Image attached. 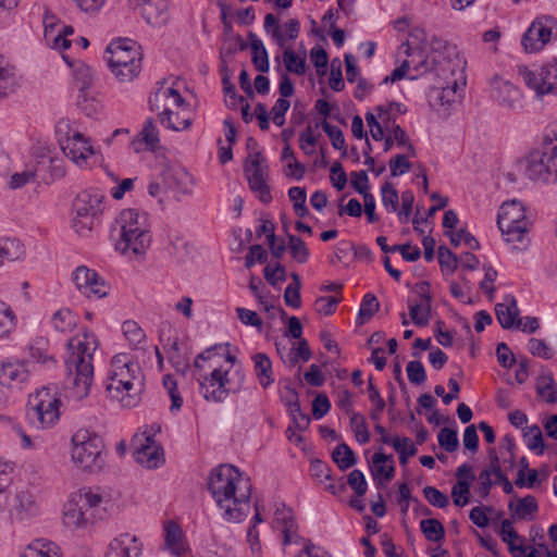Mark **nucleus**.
Returning a JSON list of instances; mask_svg holds the SVG:
<instances>
[{
  "label": "nucleus",
  "mask_w": 557,
  "mask_h": 557,
  "mask_svg": "<svg viewBox=\"0 0 557 557\" xmlns=\"http://www.w3.org/2000/svg\"><path fill=\"white\" fill-rule=\"evenodd\" d=\"M289 200L293 202L295 213L299 218H305L309 214L306 207L307 191L304 187L294 186L288 189Z\"/></svg>",
  "instance_id": "obj_40"
},
{
  "label": "nucleus",
  "mask_w": 557,
  "mask_h": 557,
  "mask_svg": "<svg viewBox=\"0 0 557 557\" xmlns=\"http://www.w3.org/2000/svg\"><path fill=\"white\" fill-rule=\"evenodd\" d=\"M21 557H60L55 545L45 540H35L21 554Z\"/></svg>",
  "instance_id": "obj_34"
},
{
  "label": "nucleus",
  "mask_w": 557,
  "mask_h": 557,
  "mask_svg": "<svg viewBox=\"0 0 557 557\" xmlns=\"http://www.w3.org/2000/svg\"><path fill=\"white\" fill-rule=\"evenodd\" d=\"M73 76L78 86L77 106L90 116L97 112L96 106L92 103L94 98L90 97L89 89L94 82L92 69L84 62H76L73 69Z\"/></svg>",
  "instance_id": "obj_15"
},
{
  "label": "nucleus",
  "mask_w": 557,
  "mask_h": 557,
  "mask_svg": "<svg viewBox=\"0 0 557 557\" xmlns=\"http://www.w3.org/2000/svg\"><path fill=\"white\" fill-rule=\"evenodd\" d=\"M76 288L86 297L103 298L109 295L111 286L99 274L85 265L73 272Z\"/></svg>",
  "instance_id": "obj_14"
},
{
  "label": "nucleus",
  "mask_w": 557,
  "mask_h": 557,
  "mask_svg": "<svg viewBox=\"0 0 557 557\" xmlns=\"http://www.w3.org/2000/svg\"><path fill=\"white\" fill-rule=\"evenodd\" d=\"M165 463V453L162 445L141 446V467L154 470Z\"/></svg>",
  "instance_id": "obj_32"
},
{
  "label": "nucleus",
  "mask_w": 557,
  "mask_h": 557,
  "mask_svg": "<svg viewBox=\"0 0 557 557\" xmlns=\"http://www.w3.org/2000/svg\"><path fill=\"white\" fill-rule=\"evenodd\" d=\"M536 393L547 403L555 404L557 401V385L550 373L539 376L536 382Z\"/></svg>",
  "instance_id": "obj_37"
},
{
  "label": "nucleus",
  "mask_w": 557,
  "mask_h": 557,
  "mask_svg": "<svg viewBox=\"0 0 557 557\" xmlns=\"http://www.w3.org/2000/svg\"><path fill=\"white\" fill-rule=\"evenodd\" d=\"M347 483L358 497H362L367 493L368 484L360 470H352L347 476Z\"/></svg>",
  "instance_id": "obj_62"
},
{
  "label": "nucleus",
  "mask_w": 557,
  "mask_h": 557,
  "mask_svg": "<svg viewBox=\"0 0 557 557\" xmlns=\"http://www.w3.org/2000/svg\"><path fill=\"white\" fill-rule=\"evenodd\" d=\"M29 362L25 359L8 358L0 361V385L12 391H22L30 382Z\"/></svg>",
  "instance_id": "obj_13"
},
{
  "label": "nucleus",
  "mask_w": 557,
  "mask_h": 557,
  "mask_svg": "<svg viewBox=\"0 0 557 557\" xmlns=\"http://www.w3.org/2000/svg\"><path fill=\"white\" fill-rule=\"evenodd\" d=\"M410 39L406 42V54L408 57H418V64L414 65V70L417 72L420 71L421 67H424L425 60L424 57V47H425V34L422 29L416 28L410 33Z\"/></svg>",
  "instance_id": "obj_28"
},
{
  "label": "nucleus",
  "mask_w": 557,
  "mask_h": 557,
  "mask_svg": "<svg viewBox=\"0 0 557 557\" xmlns=\"http://www.w3.org/2000/svg\"><path fill=\"white\" fill-rule=\"evenodd\" d=\"M62 150L77 165L85 164L86 160L95 153L89 140L79 132L66 138L62 145Z\"/></svg>",
  "instance_id": "obj_19"
},
{
  "label": "nucleus",
  "mask_w": 557,
  "mask_h": 557,
  "mask_svg": "<svg viewBox=\"0 0 557 557\" xmlns=\"http://www.w3.org/2000/svg\"><path fill=\"white\" fill-rule=\"evenodd\" d=\"M288 248L290 250L292 257L298 263H306L309 259V249L306 243L296 235H288Z\"/></svg>",
  "instance_id": "obj_47"
},
{
  "label": "nucleus",
  "mask_w": 557,
  "mask_h": 557,
  "mask_svg": "<svg viewBox=\"0 0 557 557\" xmlns=\"http://www.w3.org/2000/svg\"><path fill=\"white\" fill-rule=\"evenodd\" d=\"M106 557H139L137 536L121 534L110 543Z\"/></svg>",
  "instance_id": "obj_22"
},
{
  "label": "nucleus",
  "mask_w": 557,
  "mask_h": 557,
  "mask_svg": "<svg viewBox=\"0 0 557 557\" xmlns=\"http://www.w3.org/2000/svg\"><path fill=\"white\" fill-rule=\"evenodd\" d=\"M209 387L211 386L207 382H200V394L207 401L222 403L230 393L228 388H223V382L215 385L212 391H209Z\"/></svg>",
  "instance_id": "obj_50"
},
{
  "label": "nucleus",
  "mask_w": 557,
  "mask_h": 557,
  "mask_svg": "<svg viewBox=\"0 0 557 557\" xmlns=\"http://www.w3.org/2000/svg\"><path fill=\"white\" fill-rule=\"evenodd\" d=\"M141 16L148 25L156 28L164 26L169 21L166 5L163 1L152 3L149 0H141Z\"/></svg>",
  "instance_id": "obj_24"
},
{
  "label": "nucleus",
  "mask_w": 557,
  "mask_h": 557,
  "mask_svg": "<svg viewBox=\"0 0 557 557\" xmlns=\"http://www.w3.org/2000/svg\"><path fill=\"white\" fill-rule=\"evenodd\" d=\"M110 499L100 488L83 487L64 505L63 523L71 529H86L89 524L102 520Z\"/></svg>",
  "instance_id": "obj_3"
},
{
  "label": "nucleus",
  "mask_w": 557,
  "mask_h": 557,
  "mask_svg": "<svg viewBox=\"0 0 557 557\" xmlns=\"http://www.w3.org/2000/svg\"><path fill=\"white\" fill-rule=\"evenodd\" d=\"M368 393L370 401L374 404V407L370 411V418L373 421L379 422L386 404L385 400L381 397L377 388L374 386L372 377L368 380Z\"/></svg>",
  "instance_id": "obj_44"
},
{
  "label": "nucleus",
  "mask_w": 557,
  "mask_h": 557,
  "mask_svg": "<svg viewBox=\"0 0 557 557\" xmlns=\"http://www.w3.org/2000/svg\"><path fill=\"white\" fill-rule=\"evenodd\" d=\"M446 235L449 236L450 238V243L454 247H457L460 245V242L463 240L465 244L470 248V249H479L480 247V244L479 242L476 240V238L471 235L468 231L461 228L459 232L457 233H454V232H446Z\"/></svg>",
  "instance_id": "obj_61"
},
{
  "label": "nucleus",
  "mask_w": 557,
  "mask_h": 557,
  "mask_svg": "<svg viewBox=\"0 0 557 557\" xmlns=\"http://www.w3.org/2000/svg\"><path fill=\"white\" fill-rule=\"evenodd\" d=\"M350 426L355 434L356 441L363 445L370 441V432L364 416L352 412L350 417Z\"/></svg>",
  "instance_id": "obj_43"
},
{
  "label": "nucleus",
  "mask_w": 557,
  "mask_h": 557,
  "mask_svg": "<svg viewBox=\"0 0 557 557\" xmlns=\"http://www.w3.org/2000/svg\"><path fill=\"white\" fill-rule=\"evenodd\" d=\"M137 42L129 38L113 39L104 50L107 64L119 62L139 61Z\"/></svg>",
  "instance_id": "obj_16"
},
{
  "label": "nucleus",
  "mask_w": 557,
  "mask_h": 557,
  "mask_svg": "<svg viewBox=\"0 0 557 557\" xmlns=\"http://www.w3.org/2000/svg\"><path fill=\"white\" fill-rule=\"evenodd\" d=\"M15 315L11 308L0 301V338L8 337L14 327Z\"/></svg>",
  "instance_id": "obj_52"
},
{
  "label": "nucleus",
  "mask_w": 557,
  "mask_h": 557,
  "mask_svg": "<svg viewBox=\"0 0 557 557\" xmlns=\"http://www.w3.org/2000/svg\"><path fill=\"white\" fill-rule=\"evenodd\" d=\"M67 347L66 389L69 397L82 400L88 396L94 380L92 354L98 348V341L92 333L84 331L82 335L71 338Z\"/></svg>",
  "instance_id": "obj_2"
},
{
  "label": "nucleus",
  "mask_w": 557,
  "mask_h": 557,
  "mask_svg": "<svg viewBox=\"0 0 557 557\" xmlns=\"http://www.w3.org/2000/svg\"><path fill=\"white\" fill-rule=\"evenodd\" d=\"M11 515L23 521L39 515L40 506L36 496L28 490L17 491L11 504Z\"/></svg>",
  "instance_id": "obj_18"
},
{
  "label": "nucleus",
  "mask_w": 557,
  "mask_h": 557,
  "mask_svg": "<svg viewBox=\"0 0 557 557\" xmlns=\"http://www.w3.org/2000/svg\"><path fill=\"white\" fill-rule=\"evenodd\" d=\"M141 144L145 145V150L152 152L158 162L168 161V148L160 143L159 131L152 119H148L141 128Z\"/></svg>",
  "instance_id": "obj_21"
},
{
  "label": "nucleus",
  "mask_w": 557,
  "mask_h": 557,
  "mask_svg": "<svg viewBox=\"0 0 557 557\" xmlns=\"http://www.w3.org/2000/svg\"><path fill=\"white\" fill-rule=\"evenodd\" d=\"M72 460L88 472H99L106 465L102 438L85 430L77 431L72 437Z\"/></svg>",
  "instance_id": "obj_7"
},
{
  "label": "nucleus",
  "mask_w": 557,
  "mask_h": 557,
  "mask_svg": "<svg viewBox=\"0 0 557 557\" xmlns=\"http://www.w3.org/2000/svg\"><path fill=\"white\" fill-rule=\"evenodd\" d=\"M164 532V543L166 548L177 557L183 556L186 552V547L183 542V531L181 527L173 521H169L165 524Z\"/></svg>",
  "instance_id": "obj_27"
},
{
  "label": "nucleus",
  "mask_w": 557,
  "mask_h": 557,
  "mask_svg": "<svg viewBox=\"0 0 557 557\" xmlns=\"http://www.w3.org/2000/svg\"><path fill=\"white\" fill-rule=\"evenodd\" d=\"M420 529L425 539L430 542L438 543L445 537L443 524L434 518L424 519L420 522Z\"/></svg>",
  "instance_id": "obj_38"
},
{
  "label": "nucleus",
  "mask_w": 557,
  "mask_h": 557,
  "mask_svg": "<svg viewBox=\"0 0 557 557\" xmlns=\"http://www.w3.org/2000/svg\"><path fill=\"white\" fill-rule=\"evenodd\" d=\"M161 170L159 177L163 186L170 189H176L186 193L190 176L187 171L180 166H169L166 161H159Z\"/></svg>",
  "instance_id": "obj_20"
},
{
  "label": "nucleus",
  "mask_w": 557,
  "mask_h": 557,
  "mask_svg": "<svg viewBox=\"0 0 557 557\" xmlns=\"http://www.w3.org/2000/svg\"><path fill=\"white\" fill-rule=\"evenodd\" d=\"M52 324L59 332L72 331L76 325V319L73 312L69 309L58 310L52 317Z\"/></svg>",
  "instance_id": "obj_45"
},
{
  "label": "nucleus",
  "mask_w": 557,
  "mask_h": 557,
  "mask_svg": "<svg viewBox=\"0 0 557 557\" xmlns=\"http://www.w3.org/2000/svg\"><path fill=\"white\" fill-rule=\"evenodd\" d=\"M508 509L512 513V517L530 521L534 519V516L539 510V504L533 495H527L519 498L517 504L510 502Z\"/></svg>",
  "instance_id": "obj_26"
},
{
  "label": "nucleus",
  "mask_w": 557,
  "mask_h": 557,
  "mask_svg": "<svg viewBox=\"0 0 557 557\" xmlns=\"http://www.w3.org/2000/svg\"><path fill=\"white\" fill-rule=\"evenodd\" d=\"M249 46L251 49V62L256 70L260 73H267L269 71V58L267 49L263 42L252 32L248 35Z\"/></svg>",
  "instance_id": "obj_30"
},
{
  "label": "nucleus",
  "mask_w": 557,
  "mask_h": 557,
  "mask_svg": "<svg viewBox=\"0 0 557 557\" xmlns=\"http://www.w3.org/2000/svg\"><path fill=\"white\" fill-rule=\"evenodd\" d=\"M332 459L342 471L347 470L357 463L355 453L346 443H341L334 448Z\"/></svg>",
  "instance_id": "obj_36"
},
{
  "label": "nucleus",
  "mask_w": 557,
  "mask_h": 557,
  "mask_svg": "<svg viewBox=\"0 0 557 557\" xmlns=\"http://www.w3.org/2000/svg\"><path fill=\"white\" fill-rule=\"evenodd\" d=\"M496 318L504 329L520 327L522 319H519V309L517 301L512 296L506 298L505 302L497 304L495 307Z\"/></svg>",
  "instance_id": "obj_23"
},
{
  "label": "nucleus",
  "mask_w": 557,
  "mask_h": 557,
  "mask_svg": "<svg viewBox=\"0 0 557 557\" xmlns=\"http://www.w3.org/2000/svg\"><path fill=\"white\" fill-rule=\"evenodd\" d=\"M61 400L49 387H41L28 396L26 418L36 429H48L60 418Z\"/></svg>",
  "instance_id": "obj_8"
},
{
  "label": "nucleus",
  "mask_w": 557,
  "mask_h": 557,
  "mask_svg": "<svg viewBox=\"0 0 557 557\" xmlns=\"http://www.w3.org/2000/svg\"><path fill=\"white\" fill-rule=\"evenodd\" d=\"M112 367L113 371L107 384L109 396L122 407H136L139 398L137 394H129V391L133 389L132 380L136 377L139 364L128 359L125 354H119L113 358Z\"/></svg>",
  "instance_id": "obj_4"
},
{
  "label": "nucleus",
  "mask_w": 557,
  "mask_h": 557,
  "mask_svg": "<svg viewBox=\"0 0 557 557\" xmlns=\"http://www.w3.org/2000/svg\"><path fill=\"white\" fill-rule=\"evenodd\" d=\"M423 494L426 500L434 507L445 508L449 503L448 497L436 487L425 486Z\"/></svg>",
  "instance_id": "obj_63"
},
{
  "label": "nucleus",
  "mask_w": 557,
  "mask_h": 557,
  "mask_svg": "<svg viewBox=\"0 0 557 557\" xmlns=\"http://www.w3.org/2000/svg\"><path fill=\"white\" fill-rule=\"evenodd\" d=\"M108 66L121 83L133 82L139 74V61L111 63Z\"/></svg>",
  "instance_id": "obj_33"
},
{
  "label": "nucleus",
  "mask_w": 557,
  "mask_h": 557,
  "mask_svg": "<svg viewBox=\"0 0 557 557\" xmlns=\"http://www.w3.org/2000/svg\"><path fill=\"white\" fill-rule=\"evenodd\" d=\"M394 449L399 455V462L401 466H406L408 459L417 454V448L412 444L409 437H399L396 436L393 438Z\"/></svg>",
  "instance_id": "obj_42"
},
{
  "label": "nucleus",
  "mask_w": 557,
  "mask_h": 557,
  "mask_svg": "<svg viewBox=\"0 0 557 557\" xmlns=\"http://www.w3.org/2000/svg\"><path fill=\"white\" fill-rule=\"evenodd\" d=\"M519 75L522 76L525 85L533 89L536 95L542 96L548 94L545 87V78L542 75V67L539 71H530L527 66L518 67Z\"/></svg>",
  "instance_id": "obj_35"
},
{
  "label": "nucleus",
  "mask_w": 557,
  "mask_h": 557,
  "mask_svg": "<svg viewBox=\"0 0 557 557\" xmlns=\"http://www.w3.org/2000/svg\"><path fill=\"white\" fill-rule=\"evenodd\" d=\"M255 374L263 388L269 387L273 382L272 362L267 354L258 352L253 357Z\"/></svg>",
  "instance_id": "obj_31"
},
{
  "label": "nucleus",
  "mask_w": 557,
  "mask_h": 557,
  "mask_svg": "<svg viewBox=\"0 0 557 557\" xmlns=\"http://www.w3.org/2000/svg\"><path fill=\"white\" fill-rule=\"evenodd\" d=\"M104 196L95 189L81 191L73 201L76 218L94 219L102 211Z\"/></svg>",
  "instance_id": "obj_17"
},
{
  "label": "nucleus",
  "mask_w": 557,
  "mask_h": 557,
  "mask_svg": "<svg viewBox=\"0 0 557 557\" xmlns=\"http://www.w3.org/2000/svg\"><path fill=\"white\" fill-rule=\"evenodd\" d=\"M437 259L438 263L442 268V271L445 269L450 273H454L458 268L459 259L458 257L446 246L442 245L437 249Z\"/></svg>",
  "instance_id": "obj_53"
},
{
  "label": "nucleus",
  "mask_w": 557,
  "mask_h": 557,
  "mask_svg": "<svg viewBox=\"0 0 557 557\" xmlns=\"http://www.w3.org/2000/svg\"><path fill=\"white\" fill-rule=\"evenodd\" d=\"M409 314L412 322L418 326H425L430 322L431 305L414 304L409 307Z\"/></svg>",
  "instance_id": "obj_51"
},
{
  "label": "nucleus",
  "mask_w": 557,
  "mask_h": 557,
  "mask_svg": "<svg viewBox=\"0 0 557 557\" xmlns=\"http://www.w3.org/2000/svg\"><path fill=\"white\" fill-rule=\"evenodd\" d=\"M500 536L502 540L508 544V549L513 556L516 550H519L521 554L525 553L527 548L524 546H516L513 543L516 540H520V536L513 529L512 522L509 519L502 521Z\"/></svg>",
  "instance_id": "obj_39"
},
{
  "label": "nucleus",
  "mask_w": 557,
  "mask_h": 557,
  "mask_svg": "<svg viewBox=\"0 0 557 557\" xmlns=\"http://www.w3.org/2000/svg\"><path fill=\"white\" fill-rule=\"evenodd\" d=\"M245 174L250 189L263 203L272 201L270 186L268 185L269 169L260 151L249 154L245 162Z\"/></svg>",
  "instance_id": "obj_11"
},
{
  "label": "nucleus",
  "mask_w": 557,
  "mask_h": 557,
  "mask_svg": "<svg viewBox=\"0 0 557 557\" xmlns=\"http://www.w3.org/2000/svg\"><path fill=\"white\" fill-rule=\"evenodd\" d=\"M528 178L544 183L557 181V145L545 135L540 147L530 151L522 161Z\"/></svg>",
  "instance_id": "obj_6"
},
{
  "label": "nucleus",
  "mask_w": 557,
  "mask_h": 557,
  "mask_svg": "<svg viewBox=\"0 0 557 557\" xmlns=\"http://www.w3.org/2000/svg\"><path fill=\"white\" fill-rule=\"evenodd\" d=\"M492 88L495 94V98L502 104L513 108L520 102V91L510 82L503 78H494Z\"/></svg>",
  "instance_id": "obj_25"
},
{
  "label": "nucleus",
  "mask_w": 557,
  "mask_h": 557,
  "mask_svg": "<svg viewBox=\"0 0 557 557\" xmlns=\"http://www.w3.org/2000/svg\"><path fill=\"white\" fill-rule=\"evenodd\" d=\"M163 385L168 389V394L171 399V411L180 410L183 405V398L177 388V382L171 374H166L163 377Z\"/></svg>",
  "instance_id": "obj_57"
},
{
  "label": "nucleus",
  "mask_w": 557,
  "mask_h": 557,
  "mask_svg": "<svg viewBox=\"0 0 557 557\" xmlns=\"http://www.w3.org/2000/svg\"><path fill=\"white\" fill-rule=\"evenodd\" d=\"M208 490L228 522H242L249 515L251 485L231 465H221L210 472Z\"/></svg>",
  "instance_id": "obj_1"
},
{
  "label": "nucleus",
  "mask_w": 557,
  "mask_h": 557,
  "mask_svg": "<svg viewBox=\"0 0 557 557\" xmlns=\"http://www.w3.org/2000/svg\"><path fill=\"white\" fill-rule=\"evenodd\" d=\"M115 224L119 236L114 244L115 250L123 257L135 260L139 256V211L135 208L123 209Z\"/></svg>",
  "instance_id": "obj_9"
},
{
  "label": "nucleus",
  "mask_w": 557,
  "mask_h": 557,
  "mask_svg": "<svg viewBox=\"0 0 557 557\" xmlns=\"http://www.w3.org/2000/svg\"><path fill=\"white\" fill-rule=\"evenodd\" d=\"M283 62L287 72L297 75H304L306 72V60L298 58L292 47H286L283 51Z\"/></svg>",
  "instance_id": "obj_41"
},
{
  "label": "nucleus",
  "mask_w": 557,
  "mask_h": 557,
  "mask_svg": "<svg viewBox=\"0 0 557 557\" xmlns=\"http://www.w3.org/2000/svg\"><path fill=\"white\" fill-rule=\"evenodd\" d=\"M408 380L410 383L420 385L425 382L426 373L421 361H409L406 368Z\"/></svg>",
  "instance_id": "obj_60"
},
{
  "label": "nucleus",
  "mask_w": 557,
  "mask_h": 557,
  "mask_svg": "<svg viewBox=\"0 0 557 557\" xmlns=\"http://www.w3.org/2000/svg\"><path fill=\"white\" fill-rule=\"evenodd\" d=\"M471 483L459 480L451 488V497L454 504L458 507H463L469 503Z\"/></svg>",
  "instance_id": "obj_58"
},
{
  "label": "nucleus",
  "mask_w": 557,
  "mask_h": 557,
  "mask_svg": "<svg viewBox=\"0 0 557 557\" xmlns=\"http://www.w3.org/2000/svg\"><path fill=\"white\" fill-rule=\"evenodd\" d=\"M381 194L382 202L386 210L389 212L397 211L399 202L397 189L389 182H386L381 187Z\"/></svg>",
  "instance_id": "obj_54"
},
{
  "label": "nucleus",
  "mask_w": 557,
  "mask_h": 557,
  "mask_svg": "<svg viewBox=\"0 0 557 557\" xmlns=\"http://www.w3.org/2000/svg\"><path fill=\"white\" fill-rule=\"evenodd\" d=\"M25 256V247L16 238H0V267L5 262L21 260Z\"/></svg>",
  "instance_id": "obj_29"
},
{
  "label": "nucleus",
  "mask_w": 557,
  "mask_h": 557,
  "mask_svg": "<svg viewBox=\"0 0 557 557\" xmlns=\"http://www.w3.org/2000/svg\"><path fill=\"white\" fill-rule=\"evenodd\" d=\"M380 309V302L373 294H366L362 298L358 320L363 323L366 320L371 319L374 313Z\"/></svg>",
  "instance_id": "obj_49"
},
{
  "label": "nucleus",
  "mask_w": 557,
  "mask_h": 557,
  "mask_svg": "<svg viewBox=\"0 0 557 557\" xmlns=\"http://www.w3.org/2000/svg\"><path fill=\"white\" fill-rule=\"evenodd\" d=\"M438 445L448 453H454L459 447L457 432L449 428H443L437 435Z\"/></svg>",
  "instance_id": "obj_56"
},
{
  "label": "nucleus",
  "mask_w": 557,
  "mask_h": 557,
  "mask_svg": "<svg viewBox=\"0 0 557 557\" xmlns=\"http://www.w3.org/2000/svg\"><path fill=\"white\" fill-rule=\"evenodd\" d=\"M321 127L331 139L333 148L337 150H344L343 153L346 154L345 138L342 129L330 124L326 120L321 122Z\"/></svg>",
  "instance_id": "obj_55"
},
{
  "label": "nucleus",
  "mask_w": 557,
  "mask_h": 557,
  "mask_svg": "<svg viewBox=\"0 0 557 557\" xmlns=\"http://www.w3.org/2000/svg\"><path fill=\"white\" fill-rule=\"evenodd\" d=\"M497 224L506 242L513 244L515 249L523 250L528 247L529 221L521 202L517 200L504 202L497 215Z\"/></svg>",
  "instance_id": "obj_5"
},
{
  "label": "nucleus",
  "mask_w": 557,
  "mask_h": 557,
  "mask_svg": "<svg viewBox=\"0 0 557 557\" xmlns=\"http://www.w3.org/2000/svg\"><path fill=\"white\" fill-rule=\"evenodd\" d=\"M555 36H557V21L553 16L542 15L535 18L524 33L522 45L527 52H536Z\"/></svg>",
  "instance_id": "obj_12"
},
{
  "label": "nucleus",
  "mask_w": 557,
  "mask_h": 557,
  "mask_svg": "<svg viewBox=\"0 0 557 557\" xmlns=\"http://www.w3.org/2000/svg\"><path fill=\"white\" fill-rule=\"evenodd\" d=\"M15 78L13 67L2 64L0 59V98L8 97L14 91Z\"/></svg>",
  "instance_id": "obj_48"
},
{
  "label": "nucleus",
  "mask_w": 557,
  "mask_h": 557,
  "mask_svg": "<svg viewBox=\"0 0 557 557\" xmlns=\"http://www.w3.org/2000/svg\"><path fill=\"white\" fill-rule=\"evenodd\" d=\"M122 331L126 338V341L129 343V345L133 347V349H137L139 345V325L134 320H127L124 321L122 324Z\"/></svg>",
  "instance_id": "obj_64"
},
{
  "label": "nucleus",
  "mask_w": 557,
  "mask_h": 557,
  "mask_svg": "<svg viewBox=\"0 0 557 557\" xmlns=\"http://www.w3.org/2000/svg\"><path fill=\"white\" fill-rule=\"evenodd\" d=\"M523 437L528 440V447L536 451L537 455L543 454L545 445L543 434L539 425H530L523 430Z\"/></svg>",
  "instance_id": "obj_46"
},
{
  "label": "nucleus",
  "mask_w": 557,
  "mask_h": 557,
  "mask_svg": "<svg viewBox=\"0 0 557 557\" xmlns=\"http://www.w3.org/2000/svg\"><path fill=\"white\" fill-rule=\"evenodd\" d=\"M542 75H544L546 84L544 89H546L548 94L554 92L557 89V59L542 66Z\"/></svg>",
  "instance_id": "obj_59"
},
{
  "label": "nucleus",
  "mask_w": 557,
  "mask_h": 557,
  "mask_svg": "<svg viewBox=\"0 0 557 557\" xmlns=\"http://www.w3.org/2000/svg\"><path fill=\"white\" fill-rule=\"evenodd\" d=\"M149 109L157 112L159 121L168 128L180 132L188 129L191 126V120L185 119L178 125L172 122V107H182L185 104V99L182 95L172 87L160 86L148 99Z\"/></svg>",
  "instance_id": "obj_10"
}]
</instances>
